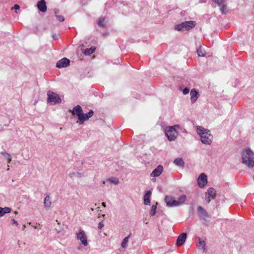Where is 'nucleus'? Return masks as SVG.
Instances as JSON below:
<instances>
[{
    "mask_svg": "<svg viewBox=\"0 0 254 254\" xmlns=\"http://www.w3.org/2000/svg\"><path fill=\"white\" fill-rule=\"evenodd\" d=\"M242 162L248 167H254V153L249 148H245L242 152Z\"/></svg>",
    "mask_w": 254,
    "mask_h": 254,
    "instance_id": "f257e3e1",
    "label": "nucleus"
},
{
    "mask_svg": "<svg viewBox=\"0 0 254 254\" xmlns=\"http://www.w3.org/2000/svg\"><path fill=\"white\" fill-rule=\"evenodd\" d=\"M197 133L199 135L202 143H209L212 142L213 135L210 131L201 126L196 127Z\"/></svg>",
    "mask_w": 254,
    "mask_h": 254,
    "instance_id": "f03ea898",
    "label": "nucleus"
},
{
    "mask_svg": "<svg viewBox=\"0 0 254 254\" xmlns=\"http://www.w3.org/2000/svg\"><path fill=\"white\" fill-rule=\"evenodd\" d=\"M179 128H180V126L177 125L166 127L165 132L169 141H173L175 140L178 135L177 129Z\"/></svg>",
    "mask_w": 254,
    "mask_h": 254,
    "instance_id": "7ed1b4c3",
    "label": "nucleus"
},
{
    "mask_svg": "<svg viewBox=\"0 0 254 254\" xmlns=\"http://www.w3.org/2000/svg\"><path fill=\"white\" fill-rule=\"evenodd\" d=\"M196 25V23L193 21H185L181 24L176 25L175 29L177 31L189 30L194 27Z\"/></svg>",
    "mask_w": 254,
    "mask_h": 254,
    "instance_id": "20e7f679",
    "label": "nucleus"
},
{
    "mask_svg": "<svg viewBox=\"0 0 254 254\" xmlns=\"http://www.w3.org/2000/svg\"><path fill=\"white\" fill-rule=\"evenodd\" d=\"M47 102L51 105L60 103L62 101L59 95L55 92L49 91L47 92Z\"/></svg>",
    "mask_w": 254,
    "mask_h": 254,
    "instance_id": "39448f33",
    "label": "nucleus"
},
{
    "mask_svg": "<svg viewBox=\"0 0 254 254\" xmlns=\"http://www.w3.org/2000/svg\"><path fill=\"white\" fill-rule=\"evenodd\" d=\"M198 185L200 188L205 186L207 183V177L204 173H201L197 179Z\"/></svg>",
    "mask_w": 254,
    "mask_h": 254,
    "instance_id": "423d86ee",
    "label": "nucleus"
},
{
    "mask_svg": "<svg viewBox=\"0 0 254 254\" xmlns=\"http://www.w3.org/2000/svg\"><path fill=\"white\" fill-rule=\"evenodd\" d=\"M206 197L205 200L209 203L211 199H214L216 195V190L212 188H209L206 192Z\"/></svg>",
    "mask_w": 254,
    "mask_h": 254,
    "instance_id": "0eeeda50",
    "label": "nucleus"
},
{
    "mask_svg": "<svg viewBox=\"0 0 254 254\" xmlns=\"http://www.w3.org/2000/svg\"><path fill=\"white\" fill-rule=\"evenodd\" d=\"M70 61L66 58H64L59 60L56 64V67L58 68L65 67L69 65Z\"/></svg>",
    "mask_w": 254,
    "mask_h": 254,
    "instance_id": "6e6552de",
    "label": "nucleus"
},
{
    "mask_svg": "<svg viewBox=\"0 0 254 254\" xmlns=\"http://www.w3.org/2000/svg\"><path fill=\"white\" fill-rule=\"evenodd\" d=\"M77 237L78 239L80 240L82 243L85 246L87 245V238L85 232L82 230H80L79 232L77 233Z\"/></svg>",
    "mask_w": 254,
    "mask_h": 254,
    "instance_id": "1a4fd4ad",
    "label": "nucleus"
},
{
    "mask_svg": "<svg viewBox=\"0 0 254 254\" xmlns=\"http://www.w3.org/2000/svg\"><path fill=\"white\" fill-rule=\"evenodd\" d=\"M187 238V234L185 233H182L179 235V236L178 237V239L177 240L176 242V245L178 247H180L183 245V244L186 241Z\"/></svg>",
    "mask_w": 254,
    "mask_h": 254,
    "instance_id": "9d476101",
    "label": "nucleus"
},
{
    "mask_svg": "<svg viewBox=\"0 0 254 254\" xmlns=\"http://www.w3.org/2000/svg\"><path fill=\"white\" fill-rule=\"evenodd\" d=\"M165 200L168 206H177V205H176V200L172 196H166Z\"/></svg>",
    "mask_w": 254,
    "mask_h": 254,
    "instance_id": "9b49d317",
    "label": "nucleus"
},
{
    "mask_svg": "<svg viewBox=\"0 0 254 254\" xmlns=\"http://www.w3.org/2000/svg\"><path fill=\"white\" fill-rule=\"evenodd\" d=\"M38 9L42 12H44L47 10V6L45 0H41L39 1L37 4Z\"/></svg>",
    "mask_w": 254,
    "mask_h": 254,
    "instance_id": "f8f14e48",
    "label": "nucleus"
},
{
    "mask_svg": "<svg viewBox=\"0 0 254 254\" xmlns=\"http://www.w3.org/2000/svg\"><path fill=\"white\" fill-rule=\"evenodd\" d=\"M163 167L161 165H159L155 169L153 170V171L151 173V177H158L160 175V174L163 172Z\"/></svg>",
    "mask_w": 254,
    "mask_h": 254,
    "instance_id": "ddd939ff",
    "label": "nucleus"
},
{
    "mask_svg": "<svg viewBox=\"0 0 254 254\" xmlns=\"http://www.w3.org/2000/svg\"><path fill=\"white\" fill-rule=\"evenodd\" d=\"M198 92L195 89H192L190 90V101L192 103H194L198 98Z\"/></svg>",
    "mask_w": 254,
    "mask_h": 254,
    "instance_id": "4468645a",
    "label": "nucleus"
},
{
    "mask_svg": "<svg viewBox=\"0 0 254 254\" xmlns=\"http://www.w3.org/2000/svg\"><path fill=\"white\" fill-rule=\"evenodd\" d=\"M151 195V191H148L144 196V203L145 205H150V198Z\"/></svg>",
    "mask_w": 254,
    "mask_h": 254,
    "instance_id": "2eb2a0df",
    "label": "nucleus"
},
{
    "mask_svg": "<svg viewBox=\"0 0 254 254\" xmlns=\"http://www.w3.org/2000/svg\"><path fill=\"white\" fill-rule=\"evenodd\" d=\"M186 198L187 197L186 195H182L179 197L178 200H176V205L178 206L184 203L186 200Z\"/></svg>",
    "mask_w": 254,
    "mask_h": 254,
    "instance_id": "dca6fc26",
    "label": "nucleus"
},
{
    "mask_svg": "<svg viewBox=\"0 0 254 254\" xmlns=\"http://www.w3.org/2000/svg\"><path fill=\"white\" fill-rule=\"evenodd\" d=\"M82 113V110L79 105H77L73 109V113L78 117Z\"/></svg>",
    "mask_w": 254,
    "mask_h": 254,
    "instance_id": "f3484780",
    "label": "nucleus"
},
{
    "mask_svg": "<svg viewBox=\"0 0 254 254\" xmlns=\"http://www.w3.org/2000/svg\"><path fill=\"white\" fill-rule=\"evenodd\" d=\"M79 121H77V123L79 124H82L84 121L88 120V118L86 117V115L83 114V112L78 117Z\"/></svg>",
    "mask_w": 254,
    "mask_h": 254,
    "instance_id": "a211bd4d",
    "label": "nucleus"
},
{
    "mask_svg": "<svg viewBox=\"0 0 254 254\" xmlns=\"http://www.w3.org/2000/svg\"><path fill=\"white\" fill-rule=\"evenodd\" d=\"M174 163L177 166H180L181 167H184L185 165V163L181 158H176L174 161Z\"/></svg>",
    "mask_w": 254,
    "mask_h": 254,
    "instance_id": "6ab92c4d",
    "label": "nucleus"
},
{
    "mask_svg": "<svg viewBox=\"0 0 254 254\" xmlns=\"http://www.w3.org/2000/svg\"><path fill=\"white\" fill-rule=\"evenodd\" d=\"M95 50V48L92 47L89 49H87L84 50L83 53L85 55H90L93 53Z\"/></svg>",
    "mask_w": 254,
    "mask_h": 254,
    "instance_id": "aec40b11",
    "label": "nucleus"
},
{
    "mask_svg": "<svg viewBox=\"0 0 254 254\" xmlns=\"http://www.w3.org/2000/svg\"><path fill=\"white\" fill-rule=\"evenodd\" d=\"M105 18H101L98 20L97 24L98 25L101 27L102 28H105L106 27V24L105 22Z\"/></svg>",
    "mask_w": 254,
    "mask_h": 254,
    "instance_id": "412c9836",
    "label": "nucleus"
},
{
    "mask_svg": "<svg viewBox=\"0 0 254 254\" xmlns=\"http://www.w3.org/2000/svg\"><path fill=\"white\" fill-rule=\"evenodd\" d=\"M220 11L222 14H226L228 12L227 6L226 2L219 6Z\"/></svg>",
    "mask_w": 254,
    "mask_h": 254,
    "instance_id": "4be33fe9",
    "label": "nucleus"
},
{
    "mask_svg": "<svg viewBox=\"0 0 254 254\" xmlns=\"http://www.w3.org/2000/svg\"><path fill=\"white\" fill-rule=\"evenodd\" d=\"M198 240L199 244L198 245V248L204 251L205 246V242L203 240H201L200 238H198Z\"/></svg>",
    "mask_w": 254,
    "mask_h": 254,
    "instance_id": "5701e85b",
    "label": "nucleus"
},
{
    "mask_svg": "<svg viewBox=\"0 0 254 254\" xmlns=\"http://www.w3.org/2000/svg\"><path fill=\"white\" fill-rule=\"evenodd\" d=\"M45 205L46 207H49L51 204V202L50 201V197L49 196H47L45 198L44 201Z\"/></svg>",
    "mask_w": 254,
    "mask_h": 254,
    "instance_id": "b1692460",
    "label": "nucleus"
},
{
    "mask_svg": "<svg viewBox=\"0 0 254 254\" xmlns=\"http://www.w3.org/2000/svg\"><path fill=\"white\" fill-rule=\"evenodd\" d=\"M219 7L226 2V0H212Z\"/></svg>",
    "mask_w": 254,
    "mask_h": 254,
    "instance_id": "393cba45",
    "label": "nucleus"
},
{
    "mask_svg": "<svg viewBox=\"0 0 254 254\" xmlns=\"http://www.w3.org/2000/svg\"><path fill=\"white\" fill-rule=\"evenodd\" d=\"M129 237V236L126 237L123 242L122 243V247L123 248H125L127 245V243H128V237Z\"/></svg>",
    "mask_w": 254,
    "mask_h": 254,
    "instance_id": "a878e982",
    "label": "nucleus"
},
{
    "mask_svg": "<svg viewBox=\"0 0 254 254\" xmlns=\"http://www.w3.org/2000/svg\"><path fill=\"white\" fill-rule=\"evenodd\" d=\"M197 54L199 57H203L205 55L204 52L200 48L197 49Z\"/></svg>",
    "mask_w": 254,
    "mask_h": 254,
    "instance_id": "bb28decb",
    "label": "nucleus"
},
{
    "mask_svg": "<svg viewBox=\"0 0 254 254\" xmlns=\"http://www.w3.org/2000/svg\"><path fill=\"white\" fill-rule=\"evenodd\" d=\"M156 206L155 205H153L151 207L150 214L152 216L154 215L156 213Z\"/></svg>",
    "mask_w": 254,
    "mask_h": 254,
    "instance_id": "cd10ccee",
    "label": "nucleus"
},
{
    "mask_svg": "<svg viewBox=\"0 0 254 254\" xmlns=\"http://www.w3.org/2000/svg\"><path fill=\"white\" fill-rule=\"evenodd\" d=\"M180 89L181 90H182L183 93L184 95L188 94L189 93V91H190V89L188 88H187V87H185L184 89H182V87H180Z\"/></svg>",
    "mask_w": 254,
    "mask_h": 254,
    "instance_id": "c85d7f7f",
    "label": "nucleus"
},
{
    "mask_svg": "<svg viewBox=\"0 0 254 254\" xmlns=\"http://www.w3.org/2000/svg\"><path fill=\"white\" fill-rule=\"evenodd\" d=\"M56 17L58 19V20L60 22H63L64 20V18L62 15H56Z\"/></svg>",
    "mask_w": 254,
    "mask_h": 254,
    "instance_id": "c756f323",
    "label": "nucleus"
},
{
    "mask_svg": "<svg viewBox=\"0 0 254 254\" xmlns=\"http://www.w3.org/2000/svg\"><path fill=\"white\" fill-rule=\"evenodd\" d=\"M85 115H86V117L87 118H88V120L89 118H91L93 116V111L92 110H90L89 112Z\"/></svg>",
    "mask_w": 254,
    "mask_h": 254,
    "instance_id": "7c9ffc66",
    "label": "nucleus"
},
{
    "mask_svg": "<svg viewBox=\"0 0 254 254\" xmlns=\"http://www.w3.org/2000/svg\"><path fill=\"white\" fill-rule=\"evenodd\" d=\"M198 211L199 212H201V213H202L203 214H206V212L205 211V210L202 207H201V206H199V207H198Z\"/></svg>",
    "mask_w": 254,
    "mask_h": 254,
    "instance_id": "2f4dec72",
    "label": "nucleus"
},
{
    "mask_svg": "<svg viewBox=\"0 0 254 254\" xmlns=\"http://www.w3.org/2000/svg\"><path fill=\"white\" fill-rule=\"evenodd\" d=\"M4 155L7 157L8 163H9L11 160V158L10 156L7 153H4Z\"/></svg>",
    "mask_w": 254,
    "mask_h": 254,
    "instance_id": "473e14b6",
    "label": "nucleus"
},
{
    "mask_svg": "<svg viewBox=\"0 0 254 254\" xmlns=\"http://www.w3.org/2000/svg\"><path fill=\"white\" fill-rule=\"evenodd\" d=\"M3 209H4V213H9L10 212V210H11L10 208H9L8 207H5Z\"/></svg>",
    "mask_w": 254,
    "mask_h": 254,
    "instance_id": "72a5a7b5",
    "label": "nucleus"
},
{
    "mask_svg": "<svg viewBox=\"0 0 254 254\" xmlns=\"http://www.w3.org/2000/svg\"><path fill=\"white\" fill-rule=\"evenodd\" d=\"M19 8H20V6L19 5L15 4L14 6L11 8V9L12 10L13 9H15L16 10H18V9H19Z\"/></svg>",
    "mask_w": 254,
    "mask_h": 254,
    "instance_id": "f704fd0d",
    "label": "nucleus"
},
{
    "mask_svg": "<svg viewBox=\"0 0 254 254\" xmlns=\"http://www.w3.org/2000/svg\"><path fill=\"white\" fill-rule=\"evenodd\" d=\"M4 209H3L2 208L0 207V216H2L3 215H4Z\"/></svg>",
    "mask_w": 254,
    "mask_h": 254,
    "instance_id": "c9c22d12",
    "label": "nucleus"
},
{
    "mask_svg": "<svg viewBox=\"0 0 254 254\" xmlns=\"http://www.w3.org/2000/svg\"><path fill=\"white\" fill-rule=\"evenodd\" d=\"M104 227V224L102 222H100L98 224V229H101Z\"/></svg>",
    "mask_w": 254,
    "mask_h": 254,
    "instance_id": "e433bc0d",
    "label": "nucleus"
},
{
    "mask_svg": "<svg viewBox=\"0 0 254 254\" xmlns=\"http://www.w3.org/2000/svg\"><path fill=\"white\" fill-rule=\"evenodd\" d=\"M54 11L55 13H56V14L58 12V10L57 9H54Z\"/></svg>",
    "mask_w": 254,
    "mask_h": 254,
    "instance_id": "4c0bfd02",
    "label": "nucleus"
},
{
    "mask_svg": "<svg viewBox=\"0 0 254 254\" xmlns=\"http://www.w3.org/2000/svg\"><path fill=\"white\" fill-rule=\"evenodd\" d=\"M108 35L107 33H105L103 34V36H106V35Z\"/></svg>",
    "mask_w": 254,
    "mask_h": 254,
    "instance_id": "58836bf2",
    "label": "nucleus"
},
{
    "mask_svg": "<svg viewBox=\"0 0 254 254\" xmlns=\"http://www.w3.org/2000/svg\"><path fill=\"white\" fill-rule=\"evenodd\" d=\"M13 223L14 224H15L16 225H17V223L15 220H13Z\"/></svg>",
    "mask_w": 254,
    "mask_h": 254,
    "instance_id": "ea45409f",
    "label": "nucleus"
},
{
    "mask_svg": "<svg viewBox=\"0 0 254 254\" xmlns=\"http://www.w3.org/2000/svg\"><path fill=\"white\" fill-rule=\"evenodd\" d=\"M102 205H103L104 207H105V206H106V205H105V202H103V203H102Z\"/></svg>",
    "mask_w": 254,
    "mask_h": 254,
    "instance_id": "a19ab883",
    "label": "nucleus"
}]
</instances>
